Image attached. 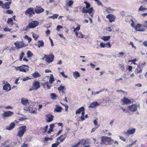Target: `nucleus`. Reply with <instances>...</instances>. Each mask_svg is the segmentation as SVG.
Returning a JSON list of instances; mask_svg holds the SVG:
<instances>
[{"label": "nucleus", "instance_id": "nucleus-1", "mask_svg": "<svg viewBox=\"0 0 147 147\" xmlns=\"http://www.w3.org/2000/svg\"><path fill=\"white\" fill-rule=\"evenodd\" d=\"M84 3L85 5L84 7H83V13H88L91 17H92L93 15V8L91 6L90 3L84 1Z\"/></svg>", "mask_w": 147, "mask_h": 147}, {"label": "nucleus", "instance_id": "nucleus-2", "mask_svg": "<svg viewBox=\"0 0 147 147\" xmlns=\"http://www.w3.org/2000/svg\"><path fill=\"white\" fill-rule=\"evenodd\" d=\"M101 144L102 145L105 144V143L107 142L109 145L112 144L113 142V140L111 139V138L102 136L101 137Z\"/></svg>", "mask_w": 147, "mask_h": 147}, {"label": "nucleus", "instance_id": "nucleus-3", "mask_svg": "<svg viewBox=\"0 0 147 147\" xmlns=\"http://www.w3.org/2000/svg\"><path fill=\"white\" fill-rule=\"evenodd\" d=\"M17 135L20 137H22L26 130V127L25 125L19 127Z\"/></svg>", "mask_w": 147, "mask_h": 147}, {"label": "nucleus", "instance_id": "nucleus-4", "mask_svg": "<svg viewBox=\"0 0 147 147\" xmlns=\"http://www.w3.org/2000/svg\"><path fill=\"white\" fill-rule=\"evenodd\" d=\"M54 56L53 54L49 55H45L42 59L45 60L48 63L52 62L54 60Z\"/></svg>", "mask_w": 147, "mask_h": 147}, {"label": "nucleus", "instance_id": "nucleus-5", "mask_svg": "<svg viewBox=\"0 0 147 147\" xmlns=\"http://www.w3.org/2000/svg\"><path fill=\"white\" fill-rule=\"evenodd\" d=\"M40 87V84L38 81H35L32 83V86L29 89L30 91L32 90H36Z\"/></svg>", "mask_w": 147, "mask_h": 147}, {"label": "nucleus", "instance_id": "nucleus-6", "mask_svg": "<svg viewBox=\"0 0 147 147\" xmlns=\"http://www.w3.org/2000/svg\"><path fill=\"white\" fill-rule=\"evenodd\" d=\"M25 14L30 18L32 17L33 15L35 14L34 8L32 7L28 8L25 12Z\"/></svg>", "mask_w": 147, "mask_h": 147}, {"label": "nucleus", "instance_id": "nucleus-7", "mask_svg": "<svg viewBox=\"0 0 147 147\" xmlns=\"http://www.w3.org/2000/svg\"><path fill=\"white\" fill-rule=\"evenodd\" d=\"M29 66L25 65H23L17 67L16 69L20 71L26 72L28 71Z\"/></svg>", "mask_w": 147, "mask_h": 147}, {"label": "nucleus", "instance_id": "nucleus-8", "mask_svg": "<svg viewBox=\"0 0 147 147\" xmlns=\"http://www.w3.org/2000/svg\"><path fill=\"white\" fill-rule=\"evenodd\" d=\"M39 24V22L37 21H32L30 23L28 26H26L27 28H33L37 26Z\"/></svg>", "mask_w": 147, "mask_h": 147}, {"label": "nucleus", "instance_id": "nucleus-9", "mask_svg": "<svg viewBox=\"0 0 147 147\" xmlns=\"http://www.w3.org/2000/svg\"><path fill=\"white\" fill-rule=\"evenodd\" d=\"M144 28L145 27L144 25L138 24L136 26L135 29L136 31L143 32L145 30Z\"/></svg>", "mask_w": 147, "mask_h": 147}, {"label": "nucleus", "instance_id": "nucleus-10", "mask_svg": "<svg viewBox=\"0 0 147 147\" xmlns=\"http://www.w3.org/2000/svg\"><path fill=\"white\" fill-rule=\"evenodd\" d=\"M14 45L18 49L25 47L26 45L22 42L17 41L14 43Z\"/></svg>", "mask_w": 147, "mask_h": 147}, {"label": "nucleus", "instance_id": "nucleus-11", "mask_svg": "<svg viewBox=\"0 0 147 147\" xmlns=\"http://www.w3.org/2000/svg\"><path fill=\"white\" fill-rule=\"evenodd\" d=\"M16 16L15 15L13 16L8 19L7 21V23L9 25H10L11 26H13L14 24L13 21H15Z\"/></svg>", "mask_w": 147, "mask_h": 147}, {"label": "nucleus", "instance_id": "nucleus-12", "mask_svg": "<svg viewBox=\"0 0 147 147\" xmlns=\"http://www.w3.org/2000/svg\"><path fill=\"white\" fill-rule=\"evenodd\" d=\"M128 109L130 111L134 112L137 110V106L136 105L134 104L129 106Z\"/></svg>", "mask_w": 147, "mask_h": 147}, {"label": "nucleus", "instance_id": "nucleus-13", "mask_svg": "<svg viewBox=\"0 0 147 147\" xmlns=\"http://www.w3.org/2000/svg\"><path fill=\"white\" fill-rule=\"evenodd\" d=\"M68 132H65L63 135H61L57 138V140H60V142H63L66 138Z\"/></svg>", "mask_w": 147, "mask_h": 147}, {"label": "nucleus", "instance_id": "nucleus-14", "mask_svg": "<svg viewBox=\"0 0 147 147\" xmlns=\"http://www.w3.org/2000/svg\"><path fill=\"white\" fill-rule=\"evenodd\" d=\"M44 11V9L40 6H36L34 9L35 13L39 14Z\"/></svg>", "mask_w": 147, "mask_h": 147}, {"label": "nucleus", "instance_id": "nucleus-15", "mask_svg": "<svg viewBox=\"0 0 147 147\" xmlns=\"http://www.w3.org/2000/svg\"><path fill=\"white\" fill-rule=\"evenodd\" d=\"M13 115V113L10 111H5L2 114V116L4 117L11 116Z\"/></svg>", "mask_w": 147, "mask_h": 147}, {"label": "nucleus", "instance_id": "nucleus-16", "mask_svg": "<svg viewBox=\"0 0 147 147\" xmlns=\"http://www.w3.org/2000/svg\"><path fill=\"white\" fill-rule=\"evenodd\" d=\"M11 88L10 85L7 82L3 86V89L7 92H8L11 90Z\"/></svg>", "mask_w": 147, "mask_h": 147}, {"label": "nucleus", "instance_id": "nucleus-17", "mask_svg": "<svg viewBox=\"0 0 147 147\" xmlns=\"http://www.w3.org/2000/svg\"><path fill=\"white\" fill-rule=\"evenodd\" d=\"M135 131V129L133 128L132 129L127 130L126 132H124L123 133V134L124 135L129 136L130 135L134 134Z\"/></svg>", "mask_w": 147, "mask_h": 147}, {"label": "nucleus", "instance_id": "nucleus-18", "mask_svg": "<svg viewBox=\"0 0 147 147\" xmlns=\"http://www.w3.org/2000/svg\"><path fill=\"white\" fill-rule=\"evenodd\" d=\"M11 2L10 1L5 2L4 4H3L2 7L4 9H8L10 8L9 5L11 4Z\"/></svg>", "mask_w": 147, "mask_h": 147}, {"label": "nucleus", "instance_id": "nucleus-19", "mask_svg": "<svg viewBox=\"0 0 147 147\" xmlns=\"http://www.w3.org/2000/svg\"><path fill=\"white\" fill-rule=\"evenodd\" d=\"M106 17L109 19V22L111 23L115 21V17L112 14H109L106 16Z\"/></svg>", "mask_w": 147, "mask_h": 147}, {"label": "nucleus", "instance_id": "nucleus-20", "mask_svg": "<svg viewBox=\"0 0 147 147\" xmlns=\"http://www.w3.org/2000/svg\"><path fill=\"white\" fill-rule=\"evenodd\" d=\"M121 101L123 102L122 105H126L131 103V101L128 98L125 97L123 99H121Z\"/></svg>", "mask_w": 147, "mask_h": 147}, {"label": "nucleus", "instance_id": "nucleus-21", "mask_svg": "<svg viewBox=\"0 0 147 147\" xmlns=\"http://www.w3.org/2000/svg\"><path fill=\"white\" fill-rule=\"evenodd\" d=\"M15 123L11 122L9 126L6 127L5 129L6 130H11L15 127Z\"/></svg>", "mask_w": 147, "mask_h": 147}, {"label": "nucleus", "instance_id": "nucleus-22", "mask_svg": "<svg viewBox=\"0 0 147 147\" xmlns=\"http://www.w3.org/2000/svg\"><path fill=\"white\" fill-rule=\"evenodd\" d=\"M82 112V115L81 116V119L82 121H83V107H81L78 109L76 110V114H79Z\"/></svg>", "mask_w": 147, "mask_h": 147}, {"label": "nucleus", "instance_id": "nucleus-23", "mask_svg": "<svg viewBox=\"0 0 147 147\" xmlns=\"http://www.w3.org/2000/svg\"><path fill=\"white\" fill-rule=\"evenodd\" d=\"M100 105L98 104L97 101H94L91 103L90 105L89 106V108H95L96 107L99 106Z\"/></svg>", "mask_w": 147, "mask_h": 147}, {"label": "nucleus", "instance_id": "nucleus-24", "mask_svg": "<svg viewBox=\"0 0 147 147\" xmlns=\"http://www.w3.org/2000/svg\"><path fill=\"white\" fill-rule=\"evenodd\" d=\"M46 117L48 118V119H46V121L47 122H50L53 121L54 117L53 116L50 114L47 115Z\"/></svg>", "mask_w": 147, "mask_h": 147}, {"label": "nucleus", "instance_id": "nucleus-25", "mask_svg": "<svg viewBox=\"0 0 147 147\" xmlns=\"http://www.w3.org/2000/svg\"><path fill=\"white\" fill-rule=\"evenodd\" d=\"M83 143V140H82L80 141L76 144L73 146L71 147H82V144Z\"/></svg>", "mask_w": 147, "mask_h": 147}, {"label": "nucleus", "instance_id": "nucleus-26", "mask_svg": "<svg viewBox=\"0 0 147 147\" xmlns=\"http://www.w3.org/2000/svg\"><path fill=\"white\" fill-rule=\"evenodd\" d=\"M24 109L27 111H29L31 113H33L35 112L33 110L32 108L30 107H25Z\"/></svg>", "mask_w": 147, "mask_h": 147}, {"label": "nucleus", "instance_id": "nucleus-27", "mask_svg": "<svg viewBox=\"0 0 147 147\" xmlns=\"http://www.w3.org/2000/svg\"><path fill=\"white\" fill-rule=\"evenodd\" d=\"M21 102L22 105H24L28 104V100L27 98H22Z\"/></svg>", "mask_w": 147, "mask_h": 147}, {"label": "nucleus", "instance_id": "nucleus-28", "mask_svg": "<svg viewBox=\"0 0 147 147\" xmlns=\"http://www.w3.org/2000/svg\"><path fill=\"white\" fill-rule=\"evenodd\" d=\"M32 75L34 78H38L40 76V75L37 71H36L32 74Z\"/></svg>", "mask_w": 147, "mask_h": 147}, {"label": "nucleus", "instance_id": "nucleus-29", "mask_svg": "<svg viewBox=\"0 0 147 147\" xmlns=\"http://www.w3.org/2000/svg\"><path fill=\"white\" fill-rule=\"evenodd\" d=\"M38 47L39 48L42 47L44 45V42L42 40H38Z\"/></svg>", "mask_w": 147, "mask_h": 147}, {"label": "nucleus", "instance_id": "nucleus-30", "mask_svg": "<svg viewBox=\"0 0 147 147\" xmlns=\"http://www.w3.org/2000/svg\"><path fill=\"white\" fill-rule=\"evenodd\" d=\"M55 80L52 74H51L49 79V83L50 84H52L54 81Z\"/></svg>", "mask_w": 147, "mask_h": 147}, {"label": "nucleus", "instance_id": "nucleus-31", "mask_svg": "<svg viewBox=\"0 0 147 147\" xmlns=\"http://www.w3.org/2000/svg\"><path fill=\"white\" fill-rule=\"evenodd\" d=\"M48 127V125H47L44 127H41L40 128V129L41 130L43 133H45L47 131Z\"/></svg>", "mask_w": 147, "mask_h": 147}, {"label": "nucleus", "instance_id": "nucleus-32", "mask_svg": "<svg viewBox=\"0 0 147 147\" xmlns=\"http://www.w3.org/2000/svg\"><path fill=\"white\" fill-rule=\"evenodd\" d=\"M142 69L140 68V67L138 66L137 68L136 69L135 72L136 74L141 73L142 72Z\"/></svg>", "mask_w": 147, "mask_h": 147}, {"label": "nucleus", "instance_id": "nucleus-33", "mask_svg": "<svg viewBox=\"0 0 147 147\" xmlns=\"http://www.w3.org/2000/svg\"><path fill=\"white\" fill-rule=\"evenodd\" d=\"M55 110L57 112H60L63 110L62 107L59 106H56Z\"/></svg>", "mask_w": 147, "mask_h": 147}, {"label": "nucleus", "instance_id": "nucleus-34", "mask_svg": "<svg viewBox=\"0 0 147 147\" xmlns=\"http://www.w3.org/2000/svg\"><path fill=\"white\" fill-rule=\"evenodd\" d=\"M73 76L75 78H77L80 76L79 73L77 71H75L74 72Z\"/></svg>", "mask_w": 147, "mask_h": 147}, {"label": "nucleus", "instance_id": "nucleus-35", "mask_svg": "<svg viewBox=\"0 0 147 147\" xmlns=\"http://www.w3.org/2000/svg\"><path fill=\"white\" fill-rule=\"evenodd\" d=\"M110 36H103L101 39L104 41H107L110 38Z\"/></svg>", "mask_w": 147, "mask_h": 147}, {"label": "nucleus", "instance_id": "nucleus-36", "mask_svg": "<svg viewBox=\"0 0 147 147\" xmlns=\"http://www.w3.org/2000/svg\"><path fill=\"white\" fill-rule=\"evenodd\" d=\"M74 3V1L73 0H70L66 4L67 6H71Z\"/></svg>", "mask_w": 147, "mask_h": 147}, {"label": "nucleus", "instance_id": "nucleus-37", "mask_svg": "<svg viewBox=\"0 0 147 147\" xmlns=\"http://www.w3.org/2000/svg\"><path fill=\"white\" fill-rule=\"evenodd\" d=\"M25 55V53L23 52H21V54L20 55L19 59L20 61H22V59L23 58L24 55Z\"/></svg>", "mask_w": 147, "mask_h": 147}, {"label": "nucleus", "instance_id": "nucleus-38", "mask_svg": "<svg viewBox=\"0 0 147 147\" xmlns=\"http://www.w3.org/2000/svg\"><path fill=\"white\" fill-rule=\"evenodd\" d=\"M65 87L64 86L61 85L58 88V90L59 91H62L63 93L64 92L63 90L64 89Z\"/></svg>", "mask_w": 147, "mask_h": 147}, {"label": "nucleus", "instance_id": "nucleus-39", "mask_svg": "<svg viewBox=\"0 0 147 147\" xmlns=\"http://www.w3.org/2000/svg\"><path fill=\"white\" fill-rule=\"evenodd\" d=\"M75 34L76 36L79 37L83 38V34L81 32L78 33L77 32H76Z\"/></svg>", "mask_w": 147, "mask_h": 147}, {"label": "nucleus", "instance_id": "nucleus-40", "mask_svg": "<svg viewBox=\"0 0 147 147\" xmlns=\"http://www.w3.org/2000/svg\"><path fill=\"white\" fill-rule=\"evenodd\" d=\"M32 37L34 38L35 40H36L39 37L38 35H37L36 33H33L32 34Z\"/></svg>", "mask_w": 147, "mask_h": 147}, {"label": "nucleus", "instance_id": "nucleus-41", "mask_svg": "<svg viewBox=\"0 0 147 147\" xmlns=\"http://www.w3.org/2000/svg\"><path fill=\"white\" fill-rule=\"evenodd\" d=\"M60 142L58 141L56 142V143L52 144V147H57L60 144Z\"/></svg>", "mask_w": 147, "mask_h": 147}, {"label": "nucleus", "instance_id": "nucleus-42", "mask_svg": "<svg viewBox=\"0 0 147 147\" xmlns=\"http://www.w3.org/2000/svg\"><path fill=\"white\" fill-rule=\"evenodd\" d=\"M58 16V15L57 14H54L53 16H50L49 17V18H52L53 19H55L57 18Z\"/></svg>", "mask_w": 147, "mask_h": 147}, {"label": "nucleus", "instance_id": "nucleus-43", "mask_svg": "<svg viewBox=\"0 0 147 147\" xmlns=\"http://www.w3.org/2000/svg\"><path fill=\"white\" fill-rule=\"evenodd\" d=\"M51 98L53 99H55L56 98V97L57 96H56V94L55 93H52L51 94Z\"/></svg>", "mask_w": 147, "mask_h": 147}, {"label": "nucleus", "instance_id": "nucleus-44", "mask_svg": "<svg viewBox=\"0 0 147 147\" xmlns=\"http://www.w3.org/2000/svg\"><path fill=\"white\" fill-rule=\"evenodd\" d=\"M24 38L25 39H27L28 40V42H30L32 41L31 38L30 37L28 36L27 35H26L24 37Z\"/></svg>", "mask_w": 147, "mask_h": 147}, {"label": "nucleus", "instance_id": "nucleus-45", "mask_svg": "<svg viewBox=\"0 0 147 147\" xmlns=\"http://www.w3.org/2000/svg\"><path fill=\"white\" fill-rule=\"evenodd\" d=\"M89 139L87 138L83 140V145L88 144L89 143Z\"/></svg>", "mask_w": 147, "mask_h": 147}, {"label": "nucleus", "instance_id": "nucleus-46", "mask_svg": "<svg viewBox=\"0 0 147 147\" xmlns=\"http://www.w3.org/2000/svg\"><path fill=\"white\" fill-rule=\"evenodd\" d=\"M60 103L62 105H63L65 107V111H68V108H69V106L68 105L66 104H63L61 102H60Z\"/></svg>", "mask_w": 147, "mask_h": 147}, {"label": "nucleus", "instance_id": "nucleus-47", "mask_svg": "<svg viewBox=\"0 0 147 147\" xmlns=\"http://www.w3.org/2000/svg\"><path fill=\"white\" fill-rule=\"evenodd\" d=\"M32 53L30 51H28L27 53V55L28 57H31L33 55Z\"/></svg>", "mask_w": 147, "mask_h": 147}, {"label": "nucleus", "instance_id": "nucleus-48", "mask_svg": "<svg viewBox=\"0 0 147 147\" xmlns=\"http://www.w3.org/2000/svg\"><path fill=\"white\" fill-rule=\"evenodd\" d=\"M12 30V29H10L7 27L3 29V30L5 32H10Z\"/></svg>", "mask_w": 147, "mask_h": 147}, {"label": "nucleus", "instance_id": "nucleus-49", "mask_svg": "<svg viewBox=\"0 0 147 147\" xmlns=\"http://www.w3.org/2000/svg\"><path fill=\"white\" fill-rule=\"evenodd\" d=\"M80 25H79L76 28H75L74 29V32H77V30H80Z\"/></svg>", "mask_w": 147, "mask_h": 147}, {"label": "nucleus", "instance_id": "nucleus-50", "mask_svg": "<svg viewBox=\"0 0 147 147\" xmlns=\"http://www.w3.org/2000/svg\"><path fill=\"white\" fill-rule=\"evenodd\" d=\"M6 12L8 14H11L13 13V11L11 10H8L6 11Z\"/></svg>", "mask_w": 147, "mask_h": 147}, {"label": "nucleus", "instance_id": "nucleus-51", "mask_svg": "<svg viewBox=\"0 0 147 147\" xmlns=\"http://www.w3.org/2000/svg\"><path fill=\"white\" fill-rule=\"evenodd\" d=\"M146 9V8L145 7H144L143 6L141 5L139 8V9L140 11H143L145 10Z\"/></svg>", "mask_w": 147, "mask_h": 147}, {"label": "nucleus", "instance_id": "nucleus-52", "mask_svg": "<svg viewBox=\"0 0 147 147\" xmlns=\"http://www.w3.org/2000/svg\"><path fill=\"white\" fill-rule=\"evenodd\" d=\"M46 88L47 89H50L51 88V86L49 85V83L48 82H46Z\"/></svg>", "mask_w": 147, "mask_h": 147}, {"label": "nucleus", "instance_id": "nucleus-53", "mask_svg": "<svg viewBox=\"0 0 147 147\" xmlns=\"http://www.w3.org/2000/svg\"><path fill=\"white\" fill-rule=\"evenodd\" d=\"M53 131V129L51 128H50L49 129L48 131H47V133L48 134H50L51 132Z\"/></svg>", "mask_w": 147, "mask_h": 147}, {"label": "nucleus", "instance_id": "nucleus-54", "mask_svg": "<svg viewBox=\"0 0 147 147\" xmlns=\"http://www.w3.org/2000/svg\"><path fill=\"white\" fill-rule=\"evenodd\" d=\"M100 46L101 47L105 48L106 47L105 44L102 42L100 43Z\"/></svg>", "mask_w": 147, "mask_h": 147}, {"label": "nucleus", "instance_id": "nucleus-55", "mask_svg": "<svg viewBox=\"0 0 147 147\" xmlns=\"http://www.w3.org/2000/svg\"><path fill=\"white\" fill-rule=\"evenodd\" d=\"M31 78H30L29 77H26L25 78H24L23 79V81H25L27 80H30L31 79Z\"/></svg>", "mask_w": 147, "mask_h": 147}, {"label": "nucleus", "instance_id": "nucleus-56", "mask_svg": "<svg viewBox=\"0 0 147 147\" xmlns=\"http://www.w3.org/2000/svg\"><path fill=\"white\" fill-rule=\"evenodd\" d=\"M114 144H115L114 146H117L119 145V143L117 141H115L114 142Z\"/></svg>", "mask_w": 147, "mask_h": 147}, {"label": "nucleus", "instance_id": "nucleus-57", "mask_svg": "<svg viewBox=\"0 0 147 147\" xmlns=\"http://www.w3.org/2000/svg\"><path fill=\"white\" fill-rule=\"evenodd\" d=\"M60 74H61L62 76L64 78H66L67 77V76L65 75L64 72H61Z\"/></svg>", "mask_w": 147, "mask_h": 147}, {"label": "nucleus", "instance_id": "nucleus-58", "mask_svg": "<svg viewBox=\"0 0 147 147\" xmlns=\"http://www.w3.org/2000/svg\"><path fill=\"white\" fill-rule=\"evenodd\" d=\"M106 30L109 32H111L112 31V28L111 27H109L107 28Z\"/></svg>", "mask_w": 147, "mask_h": 147}, {"label": "nucleus", "instance_id": "nucleus-59", "mask_svg": "<svg viewBox=\"0 0 147 147\" xmlns=\"http://www.w3.org/2000/svg\"><path fill=\"white\" fill-rule=\"evenodd\" d=\"M28 145L26 144L23 143L21 146V147H27Z\"/></svg>", "mask_w": 147, "mask_h": 147}, {"label": "nucleus", "instance_id": "nucleus-60", "mask_svg": "<svg viewBox=\"0 0 147 147\" xmlns=\"http://www.w3.org/2000/svg\"><path fill=\"white\" fill-rule=\"evenodd\" d=\"M51 33V31L49 30L48 29L46 32V34L48 36L49 34H50Z\"/></svg>", "mask_w": 147, "mask_h": 147}, {"label": "nucleus", "instance_id": "nucleus-61", "mask_svg": "<svg viewBox=\"0 0 147 147\" xmlns=\"http://www.w3.org/2000/svg\"><path fill=\"white\" fill-rule=\"evenodd\" d=\"M62 26L60 25H58L57 27V30L59 31L60 28H62Z\"/></svg>", "mask_w": 147, "mask_h": 147}, {"label": "nucleus", "instance_id": "nucleus-62", "mask_svg": "<svg viewBox=\"0 0 147 147\" xmlns=\"http://www.w3.org/2000/svg\"><path fill=\"white\" fill-rule=\"evenodd\" d=\"M119 137L120 139L121 140L125 142L126 140L123 137L119 136Z\"/></svg>", "mask_w": 147, "mask_h": 147}, {"label": "nucleus", "instance_id": "nucleus-63", "mask_svg": "<svg viewBox=\"0 0 147 147\" xmlns=\"http://www.w3.org/2000/svg\"><path fill=\"white\" fill-rule=\"evenodd\" d=\"M19 78H17L16 80L15 81V84H19V83H18V81H19Z\"/></svg>", "mask_w": 147, "mask_h": 147}, {"label": "nucleus", "instance_id": "nucleus-64", "mask_svg": "<svg viewBox=\"0 0 147 147\" xmlns=\"http://www.w3.org/2000/svg\"><path fill=\"white\" fill-rule=\"evenodd\" d=\"M41 85L43 87V88H46V82L45 83H41Z\"/></svg>", "mask_w": 147, "mask_h": 147}]
</instances>
